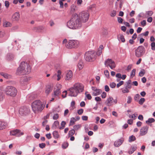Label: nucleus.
Returning <instances> with one entry per match:
<instances>
[{"instance_id": "obj_1", "label": "nucleus", "mask_w": 155, "mask_h": 155, "mask_svg": "<svg viewBox=\"0 0 155 155\" xmlns=\"http://www.w3.org/2000/svg\"><path fill=\"white\" fill-rule=\"evenodd\" d=\"M31 71V68L29 64L25 62H21L17 70L16 74L18 75L26 74Z\"/></svg>"}, {"instance_id": "obj_2", "label": "nucleus", "mask_w": 155, "mask_h": 155, "mask_svg": "<svg viewBox=\"0 0 155 155\" xmlns=\"http://www.w3.org/2000/svg\"><path fill=\"white\" fill-rule=\"evenodd\" d=\"M67 25L70 28L76 29L81 26V23L78 18H76L74 15L71 19L67 22Z\"/></svg>"}, {"instance_id": "obj_3", "label": "nucleus", "mask_w": 155, "mask_h": 155, "mask_svg": "<svg viewBox=\"0 0 155 155\" xmlns=\"http://www.w3.org/2000/svg\"><path fill=\"white\" fill-rule=\"evenodd\" d=\"M31 107L33 111L36 113L38 111H41L44 109L45 105L40 100H37L32 103Z\"/></svg>"}, {"instance_id": "obj_4", "label": "nucleus", "mask_w": 155, "mask_h": 155, "mask_svg": "<svg viewBox=\"0 0 155 155\" xmlns=\"http://www.w3.org/2000/svg\"><path fill=\"white\" fill-rule=\"evenodd\" d=\"M76 18H77L78 20L81 21V25L82 22H86L88 19L89 18V14L88 12L85 11H83L79 14L78 16L77 14H74Z\"/></svg>"}, {"instance_id": "obj_5", "label": "nucleus", "mask_w": 155, "mask_h": 155, "mask_svg": "<svg viewBox=\"0 0 155 155\" xmlns=\"http://www.w3.org/2000/svg\"><path fill=\"white\" fill-rule=\"evenodd\" d=\"M5 94L8 96L14 97L17 94V91L15 87L9 86H7L5 90Z\"/></svg>"}, {"instance_id": "obj_6", "label": "nucleus", "mask_w": 155, "mask_h": 155, "mask_svg": "<svg viewBox=\"0 0 155 155\" xmlns=\"http://www.w3.org/2000/svg\"><path fill=\"white\" fill-rule=\"evenodd\" d=\"M96 58V52L94 51L86 52L84 55V58L87 61H91L94 60Z\"/></svg>"}, {"instance_id": "obj_7", "label": "nucleus", "mask_w": 155, "mask_h": 155, "mask_svg": "<svg viewBox=\"0 0 155 155\" xmlns=\"http://www.w3.org/2000/svg\"><path fill=\"white\" fill-rule=\"evenodd\" d=\"M79 44V42L77 40H69L65 45V47L68 48H71L76 47Z\"/></svg>"}, {"instance_id": "obj_8", "label": "nucleus", "mask_w": 155, "mask_h": 155, "mask_svg": "<svg viewBox=\"0 0 155 155\" xmlns=\"http://www.w3.org/2000/svg\"><path fill=\"white\" fill-rule=\"evenodd\" d=\"M124 88L122 89V92L123 93L125 94L129 92V89L132 87V81L130 80L127 81L124 84Z\"/></svg>"}, {"instance_id": "obj_9", "label": "nucleus", "mask_w": 155, "mask_h": 155, "mask_svg": "<svg viewBox=\"0 0 155 155\" xmlns=\"http://www.w3.org/2000/svg\"><path fill=\"white\" fill-rule=\"evenodd\" d=\"M145 52V48L142 46H139L135 50V55L137 57L142 56Z\"/></svg>"}, {"instance_id": "obj_10", "label": "nucleus", "mask_w": 155, "mask_h": 155, "mask_svg": "<svg viewBox=\"0 0 155 155\" xmlns=\"http://www.w3.org/2000/svg\"><path fill=\"white\" fill-rule=\"evenodd\" d=\"M104 64L106 67H109L112 69H113L116 67L115 62L110 59L108 58L106 60Z\"/></svg>"}, {"instance_id": "obj_11", "label": "nucleus", "mask_w": 155, "mask_h": 155, "mask_svg": "<svg viewBox=\"0 0 155 155\" xmlns=\"http://www.w3.org/2000/svg\"><path fill=\"white\" fill-rule=\"evenodd\" d=\"M76 90L78 91V93L82 92L84 90V86L81 84L77 83L75 84L74 86Z\"/></svg>"}, {"instance_id": "obj_12", "label": "nucleus", "mask_w": 155, "mask_h": 155, "mask_svg": "<svg viewBox=\"0 0 155 155\" xmlns=\"http://www.w3.org/2000/svg\"><path fill=\"white\" fill-rule=\"evenodd\" d=\"M113 103L115 104H117V99L116 98L114 100L112 97H110L107 99L105 103L107 106L109 107L112 105Z\"/></svg>"}, {"instance_id": "obj_13", "label": "nucleus", "mask_w": 155, "mask_h": 155, "mask_svg": "<svg viewBox=\"0 0 155 155\" xmlns=\"http://www.w3.org/2000/svg\"><path fill=\"white\" fill-rule=\"evenodd\" d=\"M19 112L21 115H26L29 113V110L27 107H22L19 109Z\"/></svg>"}, {"instance_id": "obj_14", "label": "nucleus", "mask_w": 155, "mask_h": 155, "mask_svg": "<svg viewBox=\"0 0 155 155\" xmlns=\"http://www.w3.org/2000/svg\"><path fill=\"white\" fill-rule=\"evenodd\" d=\"M69 91H70V94L69 95L71 96L76 97L78 94V91L74 88V86L70 88L69 89Z\"/></svg>"}, {"instance_id": "obj_15", "label": "nucleus", "mask_w": 155, "mask_h": 155, "mask_svg": "<svg viewBox=\"0 0 155 155\" xmlns=\"http://www.w3.org/2000/svg\"><path fill=\"white\" fill-rule=\"evenodd\" d=\"M149 127L148 126L146 125L142 127L140 131V135L141 136H143L146 134L147 133Z\"/></svg>"}, {"instance_id": "obj_16", "label": "nucleus", "mask_w": 155, "mask_h": 155, "mask_svg": "<svg viewBox=\"0 0 155 155\" xmlns=\"http://www.w3.org/2000/svg\"><path fill=\"white\" fill-rule=\"evenodd\" d=\"M10 134L12 135H17V136L19 137L24 134V133L21 132L20 130L16 129L10 131Z\"/></svg>"}, {"instance_id": "obj_17", "label": "nucleus", "mask_w": 155, "mask_h": 155, "mask_svg": "<svg viewBox=\"0 0 155 155\" xmlns=\"http://www.w3.org/2000/svg\"><path fill=\"white\" fill-rule=\"evenodd\" d=\"M31 78L25 76L22 78L20 80L21 83L22 84H27L28 82L30 80Z\"/></svg>"}, {"instance_id": "obj_18", "label": "nucleus", "mask_w": 155, "mask_h": 155, "mask_svg": "<svg viewBox=\"0 0 155 155\" xmlns=\"http://www.w3.org/2000/svg\"><path fill=\"white\" fill-rule=\"evenodd\" d=\"M20 14L18 12L15 13L12 16V20L13 21H18L20 18Z\"/></svg>"}, {"instance_id": "obj_19", "label": "nucleus", "mask_w": 155, "mask_h": 155, "mask_svg": "<svg viewBox=\"0 0 155 155\" xmlns=\"http://www.w3.org/2000/svg\"><path fill=\"white\" fill-rule=\"evenodd\" d=\"M123 141L124 140L123 139H120L117 140L115 141L114 145L116 147H118L122 143Z\"/></svg>"}, {"instance_id": "obj_20", "label": "nucleus", "mask_w": 155, "mask_h": 155, "mask_svg": "<svg viewBox=\"0 0 155 155\" xmlns=\"http://www.w3.org/2000/svg\"><path fill=\"white\" fill-rule=\"evenodd\" d=\"M72 76L73 74L72 71H69L67 73L65 80H70L71 79Z\"/></svg>"}, {"instance_id": "obj_21", "label": "nucleus", "mask_w": 155, "mask_h": 155, "mask_svg": "<svg viewBox=\"0 0 155 155\" xmlns=\"http://www.w3.org/2000/svg\"><path fill=\"white\" fill-rule=\"evenodd\" d=\"M53 86L48 85L46 86L45 90V93L47 94H48L52 90Z\"/></svg>"}, {"instance_id": "obj_22", "label": "nucleus", "mask_w": 155, "mask_h": 155, "mask_svg": "<svg viewBox=\"0 0 155 155\" xmlns=\"http://www.w3.org/2000/svg\"><path fill=\"white\" fill-rule=\"evenodd\" d=\"M60 89L59 88H57L56 90L54 91V94L52 95V97H55L56 96H58L60 93Z\"/></svg>"}, {"instance_id": "obj_23", "label": "nucleus", "mask_w": 155, "mask_h": 155, "mask_svg": "<svg viewBox=\"0 0 155 155\" xmlns=\"http://www.w3.org/2000/svg\"><path fill=\"white\" fill-rule=\"evenodd\" d=\"M7 126V123L0 121V130L5 128Z\"/></svg>"}, {"instance_id": "obj_24", "label": "nucleus", "mask_w": 155, "mask_h": 155, "mask_svg": "<svg viewBox=\"0 0 155 155\" xmlns=\"http://www.w3.org/2000/svg\"><path fill=\"white\" fill-rule=\"evenodd\" d=\"M14 56L12 53L8 54L6 56V59L8 60H11L13 59Z\"/></svg>"}, {"instance_id": "obj_25", "label": "nucleus", "mask_w": 155, "mask_h": 155, "mask_svg": "<svg viewBox=\"0 0 155 155\" xmlns=\"http://www.w3.org/2000/svg\"><path fill=\"white\" fill-rule=\"evenodd\" d=\"M52 134L54 137L55 139H58L60 138V135L58 132L57 131H53Z\"/></svg>"}, {"instance_id": "obj_26", "label": "nucleus", "mask_w": 155, "mask_h": 155, "mask_svg": "<svg viewBox=\"0 0 155 155\" xmlns=\"http://www.w3.org/2000/svg\"><path fill=\"white\" fill-rule=\"evenodd\" d=\"M117 38L119 40H120L122 42H125V40L123 35L119 34L118 35Z\"/></svg>"}, {"instance_id": "obj_27", "label": "nucleus", "mask_w": 155, "mask_h": 155, "mask_svg": "<svg viewBox=\"0 0 155 155\" xmlns=\"http://www.w3.org/2000/svg\"><path fill=\"white\" fill-rule=\"evenodd\" d=\"M0 74L6 78L9 79L11 78V75L5 73H4V72H1L0 73Z\"/></svg>"}, {"instance_id": "obj_28", "label": "nucleus", "mask_w": 155, "mask_h": 155, "mask_svg": "<svg viewBox=\"0 0 155 155\" xmlns=\"http://www.w3.org/2000/svg\"><path fill=\"white\" fill-rule=\"evenodd\" d=\"M12 25V24L10 22L7 21H4L3 23V26L5 27H10Z\"/></svg>"}, {"instance_id": "obj_29", "label": "nucleus", "mask_w": 155, "mask_h": 155, "mask_svg": "<svg viewBox=\"0 0 155 155\" xmlns=\"http://www.w3.org/2000/svg\"><path fill=\"white\" fill-rule=\"evenodd\" d=\"M59 124V123L58 121V120H56L53 124L52 127L54 129H55Z\"/></svg>"}, {"instance_id": "obj_30", "label": "nucleus", "mask_w": 155, "mask_h": 155, "mask_svg": "<svg viewBox=\"0 0 155 155\" xmlns=\"http://www.w3.org/2000/svg\"><path fill=\"white\" fill-rule=\"evenodd\" d=\"M155 121V120L153 118H150L147 120L146 121V123L147 124H149L150 123H153Z\"/></svg>"}, {"instance_id": "obj_31", "label": "nucleus", "mask_w": 155, "mask_h": 155, "mask_svg": "<svg viewBox=\"0 0 155 155\" xmlns=\"http://www.w3.org/2000/svg\"><path fill=\"white\" fill-rule=\"evenodd\" d=\"M136 138L134 136L132 135L129 137V141L130 142H132L135 140H136Z\"/></svg>"}, {"instance_id": "obj_32", "label": "nucleus", "mask_w": 155, "mask_h": 155, "mask_svg": "<svg viewBox=\"0 0 155 155\" xmlns=\"http://www.w3.org/2000/svg\"><path fill=\"white\" fill-rule=\"evenodd\" d=\"M81 127V124H77L75 125L73 127L74 129L75 130H78Z\"/></svg>"}, {"instance_id": "obj_33", "label": "nucleus", "mask_w": 155, "mask_h": 155, "mask_svg": "<svg viewBox=\"0 0 155 155\" xmlns=\"http://www.w3.org/2000/svg\"><path fill=\"white\" fill-rule=\"evenodd\" d=\"M66 124V123L65 121H62L61 124V126L59 128V129H63L64 128Z\"/></svg>"}, {"instance_id": "obj_34", "label": "nucleus", "mask_w": 155, "mask_h": 155, "mask_svg": "<svg viewBox=\"0 0 155 155\" xmlns=\"http://www.w3.org/2000/svg\"><path fill=\"white\" fill-rule=\"evenodd\" d=\"M78 67L79 70L82 69L83 67V63L82 62H80L78 64Z\"/></svg>"}, {"instance_id": "obj_35", "label": "nucleus", "mask_w": 155, "mask_h": 155, "mask_svg": "<svg viewBox=\"0 0 155 155\" xmlns=\"http://www.w3.org/2000/svg\"><path fill=\"white\" fill-rule=\"evenodd\" d=\"M68 146V143L67 142H64L62 145V147L63 149L66 148Z\"/></svg>"}, {"instance_id": "obj_36", "label": "nucleus", "mask_w": 155, "mask_h": 155, "mask_svg": "<svg viewBox=\"0 0 155 155\" xmlns=\"http://www.w3.org/2000/svg\"><path fill=\"white\" fill-rule=\"evenodd\" d=\"M76 121V120L74 117H72L70 121V123L69 125H71L74 124V122Z\"/></svg>"}, {"instance_id": "obj_37", "label": "nucleus", "mask_w": 155, "mask_h": 155, "mask_svg": "<svg viewBox=\"0 0 155 155\" xmlns=\"http://www.w3.org/2000/svg\"><path fill=\"white\" fill-rule=\"evenodd\" d=\"M75 130L74 129H72L69 131L68 134L69 136H72L75 133Z\"/></svg>"}, {"instance_id": "obj_38", "label": "nucleus", "mask_w": 155, "mask_h": 155, "mask_svg": "<svg viewBox=\"0 0 155 155\" xmlns=\"http://www.w3.org/2000/svg\"><path fill=\"white\" fill-rule=\"evenodd\" d=\"M146 13L147 16H146V18L148 17V16H151L153 14V12L152 11H148Z\"/></svg>"}, {"instance_id": "obj_39", "label": "nucleus", "mask_w": 155, "mask_h": 155, "mask_svg": "<svg viewBox=\"0 0 155 155\" xmlns=\"http://www.w3.org/2000/svg\"><path fill=\"white\" fill-rule=\"evenodd\" d=\"M145 101V99L143 98H141L139 101V103L140 104H143L144 102Z\"/></svg>"}, {"instance_id": "obj_40", "label": "nucleus", "mask_w": 155, "mask_h": 155, "mask_svg": "<svg viewBox=\"0 0 155 155\" xmlns=\"http://www.w3.org/2000/svg\"><path fill=\"white\" fill-rule=\"evenodd\" d=\"M59 114H55L53 116V119L54 120H56L59 118Z\"/></svg>"}, {"instance_id": "obj_41", "label": "nucleus", "mask_w": 155, "mask_h": 155, "mask_svg": "<svg viewBox=\"0 0 155 155\" xmlns=\"http://www.w3.org/2000/svg\"><path fill=\"white\" fill-rule=\"evenodd\" d=\"M151 49L153 51L155 50V43L152 42L151 44Z\"/></svg>"}, {"instance_id": "obj_42", "label": "nucleus", "mask_w": 155, "mask_h": 155, "mask_svg": "<svg viewBox=\"0 0 155 155\" xmlns=\"http://www.w3.org/2000/svg\"><path fill=\"white\" fill-rule=\"evenodd\" d=\"M87 93V92H86L85 93V94L86 96V97L88 100H91V99L92 98L91 95L90 94H86Z\"/></svg>"}, {"instance_id": "obj_43", "label": "nucleus", "mask_w": 155, "mask_h": 155, "mask_svg": "<svg viewBox=\"0 0 155 155\" xmlns=\"http://www.w3.org/2000/svg\"><path fill=\"white\" fill-rule=\"evenodd\" d=\"M104 74L105 76L108 78L109 77V73L108 70H105L104 71Z\"/></svg>"}, {"instance_id": "obj_44", "label": "nucleus", "mask_w": 155, "mask_h": 155, "mask_svg": "<svg viewBox=\"0 0 155 155\" xmlns=\"http://www.w3.org/2000/svg\"><path fill=\"white\" fill-rule=\"evenodd\" d=\"M140 96L138 94H136L134 96V99L135 101H138L140 98Z\"/></svg>"}, {"instance_id": "obj_45", "label": "nucleus", "mask_w": 155, "mask_h": 155, "mask_svg": "<svg viewBox=\"0 0 155 155\" xmlns=\"http://www.w3.org/2000/svg\"><path fill=\"white\" fill-rule=\"evenodd\" d=\"M116 14V12L115 11L113 10L111 12L110 14V16L112 17H114L115 16Z\"/></svg>"}, {"instance_id": "obj_46", "label": "nucleus", "mask_w": 155, "mask_h": 155, "mask_svg": "<svg viewBox=\"0 0 155 155\" xmlns=\"http://www.w3.org/2000/svg\"><path fill=\"white\" fill-rule=\"evenodd\" d=\"M132 98L131 96H129L127 98V102L128 104H130L131 102Z\"/></svg>"}, {"instance_id": "obj_47", "label": "nucleus", "mask_w": 155, "mask_h": 155, "mask_svg": "<svg viewBox=\"0 0 155 155\" xmlns=\"http://www.w3.org/2000/svg\"><path fill=\"white\" fill-rule=\"evenodd\" d=\"M136 71V70L135 69L132 70L130 74L131 76H133V77H134L135 76Z\"/></svg>"}, {"instance_id": "obj_48", "label": "nucleus", "mask_w": 155, "mask_h": 155, "mask_svg": "<svg viewBox=\"0 0 155 155\" xmlns=\"http://www.w3.org/2000/svg\"><path fill=\"white\" fill-rule=\"evenodd\" d=\"M95 91L96 92V93L98 95L100 94L102 92V91H101V90L99 89H96L95 90Z\"/></svg>"}, {"instance_id": "obj_49", "label": "nucleus", "mask_w": 155, "mask_h": 155, "mask_svg": "<svg viewBox=\"0 0 155 155\" xmlns=\"http://www.w3.org/2000/svg\"><path fill=\"white\" fill-rule=\"evenodd\" d=\"M124 83V82L123 81H120L118 83L117 85V88H118L119 87L123 84Z\"/></svg>"}, {"instance_id": "obj_50", "label": "nucleus", "mask_w": 155, "mask_h": 155, "mask_svg": "<svg viewBox=\"0 0 155 155\" xmlns=\"http://www.w3.org/2000/svg\"><path fill=\"white\" fill-rule=\"evenodd\" d=\"M84 110L82 109H81L78 111V113L79 115H81L83 112Z\"/></svg>"}, {"instance_id": "obj_51", "label": "nucleus", "mask_w": 155, "mask_h": 155, "mask_svg": "<svg viewBox=\"0 0 155 155\" xmlns=\"http://www.w3.org/2000/svg\"><path fill=\"white\" fill-rule=\"evenodd\" d=\"M45 144L44 143H42L39 144V147L41 148H43L45 147Z\"/></svg>"}, {"instance_id": "obj_52", "label": "nucleus", "mask_w": 155, "mask_h": 155, "mask_svg": "<svg viewBox=\"0 0 155 155\" xmlns=\"http://www.w3.org/2000/svg\"><path fill=\"white\" fill-rule=\"evenodd\" d=\"M116 77L118 78L121 79L122 75L120 73H117L116 75Z\"/></svg>"}, {"instance_id": "obj_53", "label": "nucleus", "mask_w": 155, "mask_h": 155, "mask_svg": "<svg viewBox=\"0 0 155 155\" xmlns=\"http://www.w3.org/2000/svg\"><path fill=\"white\" fill-rule=\"evenodd\" d=\"M116 85V84L115 83L112 82L110 84V86L112 88H114Z\"/></svg>"}, {"instance_id": "obj_54", "label": "nucleus", "mask_w": 155, "mask_h": 155, "mask_svg": "<svg viewBox=\"0 0 155 155\" xmlns=\"http://www.w3.org/2000/svg\"><path fill=\"white\" fill-rule=\"evenodd\" d=\"M118 22L120 23H122L123 19L121 17H119L117 18Z\"/></svg>"}, {"instance_id": "obj_55", "label": "nucleus", "mask_w": 155, "mask_h": 155, "mask_svg": "<svg viewBox=\"0 0 155 155\" xmlns=\"http://www.w3.org/2000/svg\"><path fill=\"white\" fill-rule=\"evenodd\" d=\"M76 6L74 4L72 5L71 6V10L72 11H74L75 10Z\"/></svg>"}, {"instance_id": "obj_56", "label": "nucleus", "mask_w": 155, "mask_h": 155, "mask_svg": "<svg viewBox=\"0 0 155 155\" xmlns=\"http://www.w3.org/2000/svg\"><path fill=\"white\" fill-rule=\"evenodd\" d=\"M102 53V51L100 49H98V51L97 52H96V56L97 55H100Z\"/></svg>"}, {"instance_id": "obj_57", "label": "nucleus", "mask_w": 155, "mask_h": 155, "mask_svg": "<svg viewBox=\"0 0 155 155\" xmlns=\"http://www.w3.org/2000/svg\"><path fill=\"white\" fill-rule=\"evenodd\" d=\"M101 97L103 98H105L106 97V93L105 92H103L101 94Z\"/></svg>"}, {"instance_id": "obj_58", "label": "nucleus", "mask_w": 155, "mask_h": 155, "mask_svg": "<svg viewBox=\"0 0 155 155\" xmlns=\"http://www.w3.org/2000/svg\"><path fill=\"white\" fill-rule=\"evenodd\" d=\"M5 6L7 8H8L9 5V3L8 1H5Z\"/></svg>"}, {"instance_id": "obj_59", "label": "nucleus", "mask_w": 155, "mask_h": 155, "mask_svg": "<svg viewBox=\"0 0 155 155\" xmlns=\"http://www.w3.org/2000/svg\"><path fill=\"white\" fill-rule=\"evenodd\" d=\"M141 25L143 26H144L146 25V21L145 20H143L141 22Z\"/></svg>"}, {"instance_id": "obj_60", "label": "nucleus", "mask_w": 155, "mask_h": 155, "mask_svg": "<svg viewBox=\"0 0 155 155\" xmlns=\"http://www.w3.org/2000/svg\"><path fill=\"white\" fill-rule=\"evenodd\" d=\"M104 89L105 91L106 92H108L110 90V89L108 86L106 85L105 86Z\"/></svg>"}, {"instance_id": "obj_61", "label": "nucleus", "mask_w": 155, "mask_h": 155, "mask_svg": "<svg viewBox=\"0 0 155 155\" xmlns=\"http://www.w3.org/2000/svg\"><path fill=\"white\" fill-rule=\"evenodd\" d=\"M149 34V32L148 31H146L144 33H141V35H144L145 36H147Z\"/></svg>"}, {"instance_id": "obj_62", "label": "nucleus", "mask_w": 155, "mask_h": 155, "mask_svg": "<svg viewBox=\"0 0 155 155\" xmlns=\"http://www.w3.org/2000/svg\"><path fill=\"white\" fill-rule=\"evenodd\" d=\"M143 71H141L139 72V76L140 77H142L144 75V73L143 72V71H144V70H143Z\"/></svg>"}, {"instance_id": "obj_63", "label": "nucleus", "mask_w": 155, "mask_h": 155, "mask_svg": "<svg viewBox=\"0 0 155 155\" xmlns=\"http://www.w3.org/2000/svg\"><path fill=\"white\" fill-rule=\"evenodd\" d=\"M46 137L48 139H50L51 138V134L50 133L46 134Z\"/></svg>"}, {"instance_id": "obj_64", "label": "nucleus", "mask_w": 155, "mask_h": 155, "mask_svg": "<svg viewBox=\"0 0 155 155\" xmlns=\"http://www.w3.org/2000/svg\"><path fill=\"white\" fill-rule=\"evenodd\" d=\"M152 20L153 19L152 17H150L148 18L147 19V21L149 23L151 22L152 21Z\"/></svg>"}]
</instances>
